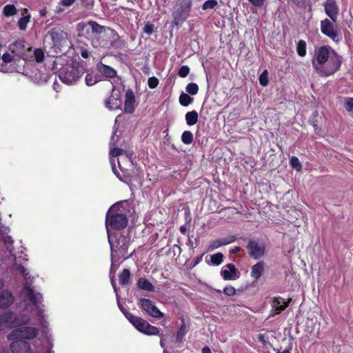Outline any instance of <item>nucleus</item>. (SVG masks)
<instances>
[{"instance_id":"nucleus-1","label":"nucleus","mask_w":353,"mask_h":353,"mask_svg":"<svg viewBox=\"0 0 353 353\" xmlns=\"http://www.w3.org/2000/svg\"><path fill=\"white\" fill-rule=\"evenodd\" d=\"M342 63V57L327 45L316 48L312 59L314 70L321 77L335 74L340 70Z\"/></svg>"},{"instance_id":"nucleus-2","label":"nucleus","mask_w":353,"mask_h":353,"mask_svg":"<svg viewBox=\"0 0 353 353\" xmlns=\"http://www.w3.org/2000/svg\"><path fill=\"white\" fill-rule=\"evenodd\" d=\"M107 29L108 27L101 26L95 21L81 22L77 25L78 36L90 41L94 48L105 47L108 45L103 35Z\"/></svg>"},{"instance_id":"nucleus-3","label":"nucleus","mask_w":353,"mask_h":353,"mask_svg":"<svg viewBox=\"0 0 353 353\" xmlns=\"http://www.w3.org/2000/svg\"><path fill=\"white\" fill-rule=\"evenodd\" d=\"M108 239L111 249L112 263L125 257L130 245L129 232H112L108 234Z\"/></svg>"},{"instance_id":"nucleus-4","label":"nucleus","mask_w":353,"mask_h":353,"mask_svg":"<svg viewBox=\"0 0 353 353\" xmlns=\"http://www.w3.org/2000/svg\"><path fill=\"white\" fill-rule=\"evenodd\" d=\"M128 224L127 215L123 213L119 205H112L108 210L105 215V228L107 234L113 232H124Z\"/></svg>"},{"instance_id":"nucleus-5","label":"nucleus","mask_w":353,"mask_h":353,"mask_svg":"<svg viewBox=\"0 0 353 353\" xmlns=\"http://www.w3.org/2000/svg\"><path fill=\"white\" fill-rule=\"evenodd\" d=\"M118 305L125 318L138 331L149 336H163V334H160V329L159 327L152 325L146 320L142 319L141 317L133 315L132 313L128 311L119 302L118 303Z\"/></svg>"},{"instance_id":"nucleus-6","label":"nucleus","mask_w":353,"mask_h":353,"mask_svg":"<svg viewBox=\"0 0 353 353\" xmlns=\"http://www.w3.org/2000/svg\"><path fill=\"white\" fill-rule=\"evenodd\" d=\"M83 65L79 63H67L59 70V79L67 85L75 83L85 73Z\"/></svg>"},{"instance_id":"nucleus-7","label":"nucleus","mask_w":353,"mask_h":353,"mask_svg":"<svg viewBox=\"0 0 353 353\" xmlns=\"http://www.w3.org/2000/svg\"><path fill=\"white\" fill-rule=\"evenodd\" d=\"M192 7V0H175L172 12V22L179 26L190 17Z\"/></svg>"},{"instance_id":"nucleus-8","label":"nucleus","mask_w":353,"mask_h":353,"mask_svg":"<svg viewBox=\"0 0 353 353\" xmlns=\"http://www.w3.org/2000/svg\"><path fill=\"white\" fill-rule=\"evenodd\" d=\"M39 330L32 326H23L19 328L12 330L8 335V340L20 339V340H32L37 337Z\"/></svg>"},{"instance_id":"nucleus-9","label":"nucleus","mask_w":353,"mask_h":353,"mask_svg":"<svg viewBox=\"0 0 353 353\" xmlns=\"http://www.w3.org/2000/svg\"><path fill=\"white\" fill-rule=\"evenodd\" d=\"M331 19L327 18L321 21V31L325 36L329 37L334 42H339L342 39V36L339 28Z\"/></svg>"},{"instance_id":"nucleus-10","label":"nucleus","mask_w":353,"mask_h":353,"mask_svg":"<svg viewBox=\"0 0 353 353\" xmlns=\"http://www.w3.org/2000/svg\"><path fill=\"white\" fill-rule=\"evenodd\" d=\"M139 306L142 310L154 318L161 319L163 316V313L158 309L154 302L149 299L141 298L139 300Z\"/></svg>"},{"instance_id":"nucleus-11","label":"nucleus","mask_w":353,"mask_h":353,"mask_svg":"<svg viewBox=\"0 0 353 353\" xmlns=\"http://www.w3.org/2000/svg\"><path fill=\"white\" fill-rule=\"evenodd\" d=\"M246 249L251 258L259 259L265 254V245L255 240L250 239L246 245Z\"/></svg>"},{"instance_id":"nucleus-12","label":"nucleus","mask_w":353,"mask_h":353,"mask_svg":"<svg viewBox=\"0 0 353 353\" xmlns=\"http://www.w3.org/2000/svg\"><path fill=\"white\" fill-rule=\"evenodd\" d=\"M48 34L50 37L54 46H63L68 42V33L59 27L51 28Z\"/></svg>"},{"instance_id":"nucleus-13","label":"nucleus","mask_w":353,"mask_h":353,"mask_svg":"<svg viewBox=\"0 0 353 353\" xmlns=\"http://www.w3.org/2000/svg\"><path fill=\"white\" fill-rule=\"evenodd\" d=\"M106 31L109 32L108 37L110 39L108 40L105 39V41L108 43V45L105 47H102L103 48L112 47L114 48L121 49L125 46V43L124 40L119 36L115 30L108 27Z\"/></svg>"},{"instance_id":"nucleus-14","label":"nucleus","mask_w":353,"mask_h":353,"mask_svg":"<svg viewBox=\"0 0 353 353\" xmlns=\"http://www.w3.org/2000/svg\"><path fill=\"white\" fill-rule=\"evenodd\" d=\"M10 341V350L12 353H32L30 344L27 341L14 339Z\"/></svg>"},{"instance_id":"nucleus-15","label":"nucleus","mask_w":353,"mask_h":353,"mask_svg":"<svg viewBox=\"0 0 353 353\" xmlns=\"http://www.w3.org/2000/svg\"><path fill=\"white\" fill-rule=\"evenodd\" d=\"M291 301V299L285 301V299L281 296H276L271 299L270 304L272 307L273 316L281 314L288 306Z\"/></svg>"},{"instance_id":"nucleus-16","label":"nucleus","mask_w":353,"mask_h":353,"mask_svg":"<svg viewBox=\"0 0 353 353\" xmlns=\"http://www.w3.org/2000/svg\"><path fill=\"white\" fill-rule=\"evenodd\" d=\"M323 6L325 14L333 22H336L339 9L336 0H325Z\"/></svg>"},{"instance_id":"nucleus-17","label":"nucleus","mask_w":353,"mask_h":353,"mask_svg":"<svg viewBox=\"0 0 353 353\" xmlns=\"http://www.w3.org/2000/svg\"><path fill=\"white\" fill-rule=\"evenodd\" d=\"M22 292L25 296L33 304V305L35 307L39 306V301L42 298V296L40 293L36 294L34 290L27 283L24 284Z\"/></svg>"},{"instance_id":"nucleus-18","label":"nucleus","mask_w":353,"mask_h":353,"mask_svg":"<svg viewBox=\"0 0 353 353\" xmlns=\"http://www.w3.org/2000/svg\"><path fill=\"white\" fill-rule=\"evenodd\" d=\"M239 272L235 265L232 263H229L223 266L221 271V275L225 281L234 280L239 278Z\"/></svg>"},{"instance_id":"nucleus-19","label":"nucleus","mask_w":353,"mask_h":353,"mask_svg":"<svg viewBox=\"0 0 353 353\" xmlns=\"http://www.w3.org/2000/svg\"><path fill=\"white\" fill-rule=\"evenodd\" d=\"M135 96L131 89L125 92L124 103V113L132 114L134 112Z\"/></svg>"},{"instance_id":"nucleus-20","label":"nucleus","mask_w":353,"mask_h":353,"mask_svg":"<svg viewBox=\"0 0 353 353\" xmlns=\"http://www.w3.org/2000/svg\"><path fill=\"white\" fill-rule=\"evenodd\" d=\"M14 301V296L12 293L5 290L0 292V308L5 309L11 305Z\"/></svg>"},{"instance_id":"nucleus-21","label":"nucleus","mask_w":353,"mask_h":353,"mask_svg":"<svg viewBox=\"0 0 353 353\" xmlns=\"http://www.w3.org/2000/svg\"><path fill=\"white\" fill-rule=\"evenodd\" d=\"M114 91L115 87L114 85H112V94L105 101V105L109 110L121 109L122 101L119 97H116L113 94V92Z\"/></svg>"},{"instance_id":"nucleus-22","label":"nucleus","mask_w":353,"mask_h":353,"mask_svg":"<svg viewBox=\"0 0 353 353\" xmlns=\"http://www.w3.org/2000/svg\"><path fill=\"white\" fill-rule=\"evenodd\" d=\"M97 68L100 74L107 78L112 79L117 76V72L116 70H114L111 66L105 65L101 62L97 65Z\"/></svg>"},{"instance_id":"nucleus-23","label":"nucleus","mask_w":353,"mask_h":353,"mask_svg":"<svg viewBox=\"0 0 353 353\" xmlns=\"http://www.w3.org/2000/svg\"><path fill=\"white\" fill-rule=\"evenodd\" d=\"M30 317L27 315L22 314L20 316H13L12 319V322L9 325V327L10 328H19L29 323Z\"/></svg>"},{"instance_id":"nucleus-24","label":"nucleus","mask_w":353,"mask_h":353,"mask_svg":"<svg viewBox=\"0 0 353 353\" xmlns=\"http://www.w3.org/2000/svg\"><path fill=\"white\" fill-rule=\"evenodd\" d=\"M265 270V263L259 261L251 268L250 276L254 280H258L263 275Z\"/></svg>"},{"instance_id":"nucleus-25","label":"nucleus","mask_w":353,"mask_h":353,"mask_svg":"<svg viewBox=\"0 0 353 353\" xmlns=\"http://www.w3.org/2000/svg\"><path fill=\"white\" fill-rule=\"evenodd\" d=\"M137 288L139 290L150 292H154V287L152 283L144 277L139 278L137 282Z\"/></svg>"},{"instance_id":"nucleus-26","label":"nucleus","mask_w":353,"mask_h":353,"mask_svg":"<svg viewBox=\"0 0 353 353\" xmlns=\"http://www.w3.org/2000/svg\"><path fill=\"white\" fill-rule=\"evenodd\" d=\"M234 241V236H231L230 238V239H228L227 238H223V239L213 241L209 246V250H213L216 249L222 245H228V244L233 242Z\"/></svg>"},{"instance_id":"nucleus-27","label":"nucleus","mask_w":353,"mask_h":353,"mask_svg":"<svg viewBox=\"0 0 353 353\" xmlns=\"http://www.w3.org/2000/svg\"><path fill=\"white\" fill-rule=\"evenodd\" d=\"M131 273L130 270L125 268L119 274V282L122 286L128 285L130 283Z\"/></svg>"},{"instance_id":"nucleus-28","label":"nucleus","mask_w":353,"mask_h":353,"mask_svg":"<svg viewBox=\"0 0 353 353\" xmlns=\"http://www.w3.org/2000/svg\"><path fill=\"white\" fill-rule=\"evenodd\" d=\"M182 323L176 333V339L179 342H181L188 331L189 327L185 323L183 319H181Z\"/></svg>"},{"instance_id":"nucleus-29","label":"nucleus","mask_w":353,"mask_h":353,"mask_svg":"<svg viewBox=\"0 0 353 353\" xmlns=\"http://www.w3.org/2000/svg\"><path fill=\"white\" fill-rule=\"evenodd\" d=\"M185 117L188 125H193L198 121V113L196 110L188 112L185 114Z\"/></svg>"},{"instance_id":"nucleus-30","label":"nucleus","mask_w":353,"mask_h":353,"mask_svg":"<svg viewBox=\"0 0 353 353\" xmlns=\"http://www.w3.org/2000/svg\"><path fill=\"white\" fill-rule=\"evenodd\" d=\"M14 316V313L12 312H6L0 314V319L2 322L3 325H7V326L9 327V325L12 322V319Z\"/></svg>"},{"instance_id":"nucleus-31","label":"nucleus","mask_w":353,"mask_h":353,"mask_svg":"<svg viewBox=\"0 0 353 353\" xmlns=\"http://www.w3.org/2000/svg\"><path fill=\"white\" fill-rule=\"evenodd\" d=\"M192 101L193 98H192L188 94L183 92L179 96V103L182 106H188Z\"/></svg>"},{"instance_id":"nucleus-32","label":"nucleus","mask_w":353,"mask_h":353,"mask_svg":"<svg viewBox=\"0 0 353 353\" xmlns=\"http://www.w3.org/2000/svg\"><path fill=\"white\" fill-rule=\"evenodd\" d=\"M85 81L87 85L91 86L97 83L99 81V78L97 74L88 73L85 76Z\"/></svg>"},{"instance_id":"nucleus-33","label":"nucleus","mask_w":353,"mask_h":353,"mask_svg":"<svg viewBox=\"0 0 353 353\" xmlns=\"http://www.w3.org/2000/svg\"><path fill=\"white\" fill-rule=\"evenodd\" d=\"M3 13L6 17H12L17 13L16 7L13 4H8L4 6Z\"/></svg>"},{"instance_id":"nucleus-34","label":"nucleus","mask_w":353,"mask_h":353,"mask_svg":"<svg viewBox=\"0 0 353 353\" xmlns=\"http://www.w3.org/2000/svg\"><path fill=\"white\" fill-rule=\"evenodd\" d=\"M194 137L192 132L185 130L182 133L181 141L184 144L189 145L193 142Z\"/></svg>"},{"instance_id":"nucleus-35","label":"nucleus","mask_w":353,"mask_h":353,"mask_svg":"<svg viewBox=\"0 0 353 353\" xmlns=\"http://www.w3.org/2000/svg\"><path fill=\"white\" fill-rule=\"evenodd\" d=\"M306 42L304 40H300L297 43L296 52L301 57L306 55Z\"/></svg>"},{"instance_id":"nucleus-36","label":"nucleus","mask_w":353,"mask_h":353,"mask_svg":"<svg viewBox=\"0 0 353 353\" xmlns=\"http://www.w3.org/2000/svg\"><path fill=\"white\" fill-rule=\"evenodd\" d=\"M30 19V15L28 14L26 16H23L19 19L18 21V26L19 30H26L27 28V25L29 23Z\"/></svg>"},{"instance_id":"nucleus-37","label":"nucleus","mask_w":353,"mask_h":353,"mask_svg":"<svg viewBox=\"0 0 353 353\" xmlns=\"http://www.w3.org/2000/svg\"><path fill=\"white\" fill-rule=\"evenodd\" d=\"M185 90L188 94L196 95L199 92V86L195 83H190L186 85Z\"/></svg>"},{"instance_id":"nucleus-38","label":"nucleus","mask_w":353,"mask_h":353,"mask_svg":"<svg viewBox=\"0 0 353 353\" xmlns=\"http://www.w3.org/2000/svg\"><path fill=\"white\" fill-rule=\"evenodd\" d=\"M211 262L213 265H219L223 261V254L221 252L216 253L212 254L210 257Z\"/></svg>"},{"instance_id":"nucleus-39","label":"nucleus","mask_w":353,"mask_h":353,"mask_svg":"<svg viewBox=\"0 0 353 353\" xmlns=\"http://www.w3.org/2000/svg\"><path fill=\"white\" fill-rule=\"evenodd\" d=\"M218 4L216 0H207L202 5V9L205 10L208 9H213Z\"/></svg>"},{"instance_id":"nucleus-40","label":"nucleus","mask_w":353,"mask_h":353,"mask_svg":"<svg viewBox=\"0 0 353 353\" xmlns=\"http://www.w3.org/2000/svg\"><path fill=\"white\" fill-rule=\"evenodd\" d=\"M268 71L265 70H264L262 74H260L259 80V83L262 86H266L268 84Z\"/></svg>"},{"instance_id":"nucleus-41","label":"nucleus","mask_w":353,"mask_h":353,"mask_svg":"<svg viewBox=\"0 0 353 353\" xmlns=\"http://www.w3.org/2000/svg\"><path fill=\"white\" fill-rule=\"evenodd\" d=\"M290 164L292 168L299 170L301 168V164L299 160V159L296 157H292L290 159Z\"/></svg>"},{"instance_id":"nucleus-42","label":"nucleus","mask_w":353,"mask_h":353,"mask_svg":"<svg viewBox=\"0 0 353 353\" xmlns=\"http://www.w3.org/2000/svg\"><path fill=\"white\" fill-rule=\"evenodd\" d=\"M34 57L35 61L37 63H40V62L43 61V60L44 59V52L40 48L36 49L34 52Z\"/></svg>"},{"instance_id":"nucleus-43","label":"nucleus","mask_w":353,"mask_h":353,"mask_svg":"<svg viewBox=\"0 0 353 353\" xmlns=\"http://www.w3.org/2000/svg\"><path fill=\"white\" fill-rule=\"evenodd\" d=\"M190 71V69L188 65H182L178 71V75L181 78H185L189 74Z\"/></svg>"},{"instance_id":"nucleus-44","label":"nucleus","mask_w":353,"mask_h":353,"mask_svg":"<svg viewBox=\"0 0 353 353\" xmlns=\"http://www.w3.org/2000/svg\"><path fill=\"white\" fill-rule=\"evenodd\" d=\"M159 83V79L155 77H152L148 79V85L150 88L154 89L156 88Z\"/></svg>"},{"instance_id":"nucleus-45","label":"nucleus","mask_w":353,"mask_h":353,"mask_svg":"<svg viewBox=\"0 0 353 353\" xmlns=\"http://www.w3.org/2000/svg\"><path fill=\"white\" fill-rule=\"evenodd\" d=\"M236 289L232 285L226 286L223 288V292L228 296H232L235 295L236 294Z\"/></svg>"},{"instance_id":"nucleus-46","label":"nucleus","mask_w":353,"mask_h":353,"mask_svg":"<svg viewBox=\"0 0 353 353\" xmlns=\"http://www.w3.org/2000/svg\"><path fill=\"white\" fill-rule=\"evenodd\" d=\"M112 163V172L114 174L117 176V177L122 182H125V177L126 176L125 174H121L116 169L115 164L113 162H111Z\"/></svg>"},{"instance_id":"nucleus-47","label":"nucleus","mask_w":353,"mask_h":353,"mask_svg":"<svg viewBox=\"0 0 353 353\" xmlns=\"http://www.w3.org/2000/svg\"><path fill=\"white\" fill-rule=\"evenodd\" d=\"M143 30L147 34L150 35L153 33L154 30V25L151 23H147L145 25Z\"/></svg>"},{"instance_id":"nucleus-48","label":"nucleus","mask_w":353,"mask_h":353,"mask_svg":"<svg viewBox=\"0 0 353 353\" xmlns=\"http://www.w3.org/2000/svg\"><path fill=\"white\" fill-rule=\"evenodd\" d=\"M125 153V150L119 148H114L110 151V155L117 157Z\"/></svg>"},{"instance_id":"nucleus-49","label":"nucleus","mask_w":353,"mask_h":353,"mask_svg":"<svg viewBox=\"0 0 353 353\" xmlns=\"http://www.w3.org/2000/svg\"><path fill=\"white\" fill-rule=\"evenodd\" d=\"M345 108L349 112L353 111V98H349L345 103Z\"/></svg>"},{"instance_id":"nucleus-50","label":"nucleus","mask_w":353,"mask_h":353,"mask_svg":"<svg viewBox=\"0 0 353 353\" xmlns=\"http://www.w3.org/2000/svg\"><path fill=\"white\" fill-rule=\"evenodd\" d=\"M24 43L23 40L17 41L14 43V47L17 50H20L21 52L24 50Z\"/></svg>"},{"instance_id":"nucleus-51","label":"nucleus","mask_w":353,"mask_h":353,"mask_svg":"<svg viewBox=\"0 0 353 353\" xmlns=\"http://www.w3.org/2000/svg\"><path fill=\"white\" fill-rule=\"evenodd\" d=\"M2 60L4 63H8L13 61V57L8 52H6L2 55Z\"/></svg>"},{"instance_id":"nucleus-52","label":"nucleus","mask_w":353,"mask_h":353,"mask_svg":"<svg viewBox=\"0 0 353 353\" xmlns=\"http://www.w3.org/2000/svg\"><path fill=\"white\" fill-rule=\"evenodd\" d=\"M291 2L299 8H305L306 0H290Z\"/></svg>"},{"instance_id":"nucleus-53","label":"nucleus","mask_w":353,"mask_h":353,"mask_svg":"<svg viewBox=\"0 0 353 353\" xmlns=\"http://www.w3.org/2000/svg\"><path fill=\"white\" fill-rule=\"evenodd\" d=\"M19 270L26 279H28L29 278V276H28L29 272H28L27 269L24 266L19 265Z\"/></svg>"},{"instance_id":"nucleus-54","label":"nucleus","mask_w":353,"mask_h":353,"mask_svg":"<svg viewBox=\"0 0 353 353\" xmlns=\"http://www.w3.org/2000/svg\"><path fill=\"white\" fill-rule=\"evenodd\" d=\"M253 6L261 7L264 3V0H248Z\"/></svg>"},{"instance_id":"nucleus-55","label":"nucleus","mask_w":353,"mask_h":353,"mask_svg":"<svg viewBox=\"0 0 353 353\" xmlns=\"http://www.w3.org/2000/svg\"><path fill=\"white\" fill-rule=\"evenodd\" d=\"M76 0H61L60 3L64 6L69 7L72 6Z\"/></svg>"},{"instance_id":"nucleus-56","label":"nucleus","mask_w":353,"mask_h":353,"mask_svg":"<svg viewBox=\"0 0 353 353\" xmlns=\"http://www.w3.org/2000/svg\"><path fill=\"white\" fill-rule=\"evenodd\" d=\"M81 57L84 59H88L90 57V52L87 49H81L80 51Z\"/></svg>"},{"instance_id":"nucleus-57","label":"nucleus","mask_w":353,"mask_h":353,"mask_svg":"<svg viewBox=\"0 0 353 353\" xmlns=\"http://www.w3.org/2000/svg\"><path fill=\"white\" fill-rule=\"evenodd\" d=\"M203 256V254L200 255V256H199L195 257L193 259V266H196V265H198L202 261Z\"/></svg>"},{"instance_id":"nucleus-58","label":"nucleus","mask_w":353,"mask_h":353,"mask_svg":"<svg viewBox=\"0 0 353 353\" xmlns=\"http://www.w3.org/2000/svg\"><path fill=\"white\" fill-rule=\"evenodd\" d=\"M179 230L183 234H187L188 236V234H187V228L185 225H181L179 228Z\"/></svg>"},{"instance_id":"nucleus-59","label":"nucleus","mask_w":353,"mask_h":353,"mask_svg":"<svg viewBox=\"0 0 353 353\" xmlns=\"http://www.w3.org/2000/svg\"><path fill=\"white\" fill-rule=\"evenodd\" d=\"M241 247L239 246H236L234 247L231 251H230V253L231 254H236L237 252H239L240 250H241Z\"/></svg>"},{"instance_id":"nucleus-60","label":"nucleus","mask_w":353,"mask_h":353,"mask_svg":"<svg viewBox=\"0 0 353 353\" xmlns=\"http://www.w3.org/2000/svg\"><path fill=\"white\" fill-rule=\"evenodd\" d=\"M202 353H212L211 350L209 347L205 346L202 349Z\"/></svg>"},{"instance_id":"nucleus-61","label":"nucleus","mask_w":353,"mask_h":353,"mask_svg":"<svg viewBox=\"0 0 353 353\" xmlns=\"http://www.w3.org/2000/svg\"><path fill=\"white\" fill-rule=\"evenodd\" d=\"M259 341H260V342H261L263 344H265V337H264V336H263V335L260 334V335L259 336Z\"/></svg>"},{"instance_id":"nucleus-62","label":"nucleus","mask_w":353,"mask_h":353,"mask_svg":"<svg viewBox=\"0 0 353 353\" xmlns=\"http://www.w3.org/2000/svg\"><path fill=\"white\" fill-rule=\"evenodd\" d=\"M111 284L114 289L116 290V283L114 281V276H112V277H111Z\"/></svg>"},{"instance_id":"nucleus-63","label":"nucleus","mask_w":353,"mask_h":353,"mask_svg":"<svg viewBox=\"0 0 353 353\" xmlns=\"http://www.w3.org/2000/svg\"><path fill=\"white\" fill-rule=\"evenodd\" d=\"M188 245H189L190 248H191L192 250H194V247L193 245V242L190 239H189Z\"/></svg>"},{"instance_id":"nucleus-64","label":"nucleus","mask_w":353,"mask_h":353,"mask_svg":"<svg viewBox=\"0 0 353 353\" xmlns=\"http://www.w3.org/2000/svg\"><path fill=\"white\" fill-rule=\"evenodd\" d=\"M277 353H290V350H285L283 352H278Z\"/></svg>"}]
</instances>
